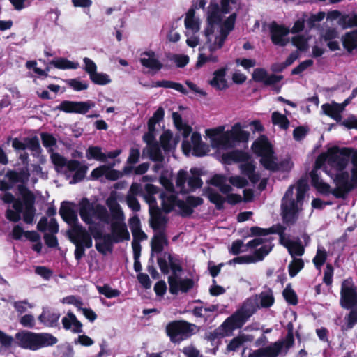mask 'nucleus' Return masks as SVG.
Returning <instances> with one entry per match:
<instances>
[{
	"mask_svg": "<svg viewBox=\"0 0 357 357\" xmlns=\"http://www.w3.org/2000/svg\"><path fill=\"white\" fill-rule=\"evenodd\" d=\"M272 121L273 124L278 125L283 129L287 128L289 124L287 117L278 112H274L272 114Z\"/></svg>",
	"mask_w": 357,
	"mask_h": 357,
	"instance_id": "53",
	"label": "nucleus"
},
{
	"mask_svg": "<svg viewBox=\"0 0 357 357\" xmlns=\"http://www.w3.org/2000/svg\"><path fill=\"white\" fill-rule=\"evenodd\" d=\"M308 38L304 36H297L293 38L292 43L300 50H305L307 48Z\"/></svg>",
	"mask_w": 357,
	"mask_h": 357,
	"instance_id": "60",
	"label": "nucleus"
},
{
	"mask_svg": "<svg viewBox=\"0 0 357 357\" xmlns=\"http://www.w3.org/2000/svg\"><path fill=\"white\" fill-rule=\"evenodd\" d=\"M169 292L178 294L179 292L185 293L191 289L194 282L190 278H182L181 275H169L168 277Z\"/></svg>",
	"mask_w": 357,
	"mask_h": 357,
	"instance_id": "18",
	"label": "nucleus"
},
{
	"mask_svg": "<svg viewBox=\"0 0 357 357\" xmlns=\"http://www.w3.org/2000/svg\"><path fill=\"white\" fill-rule=\"evenodd\" d=\"M240 167L242 172L247 175L252 182L255 183L259 180V176L255 174L254 172L255 167L251 162L246 161L242 163Z\"/></svg>",
	"mask_w": 357,
	"mask_h": 357,
	"instance_id": "49",
	"label": "nucleus"
},
{
	"mask_svg": "<svg viewBox=\"0 0 357 357\" xmlns=\"http://www.w3.org/2000/svg\"><path fill=\"white\" fill-rule=\"evenodd\" d=\"M182 149L185 155L192 153L196 156H203L208 151V146L202 142L201 135L197 132H193L190 141L184 140L182 144Z\"/></svg>",
	"mask_w": 357,
	"mask_h": 357,
	"instance_id": "15",
	"label": "nucleus"
},
{
	"mask_svg": "<svg viewBox=\"0 0 357 357\" xmlns=\"http://www.w3.org/2000/svg\"><path fill=\"white\" fill-rule=\"evenodd\" d=\"M140 62L143 66L149 68L154 73L158 72L162 68V63L159 61L158 56L151 51L142 54Z\"/></svg>",
	"mask_w": 357,
	"mask_h": 357,
	"instance_id": "23",
	"label": "nucleus"
},
{
	"mask_svg": "<svg viewBox=\"0 0 357 357\" xmlns=\"http://www.w3.org/2000/svg\"><path fill=\"white\" fill-rule=\"evenodd\" d=\"M30 176V174L27 167L22 169L19 172L15 170L8 171L6 178L10 183L6 181L0 180V190H6L10 189L14 183H26Z\"/></svg>",
	"mask_w": 357,
	"mask_h": 357,
	"instance_id": "17",
	"label": "nucleus"
},
{
	"mask_svg": "<svg viewBox=\"0 0 357 357\" xmlns=\"http://www.w3.org/2000/svg\"><path fill=\"white\" fill-rule=\"evenodd\" d=\"M222 161L227 164H231L234 162L245 161L247 159V155L239 151H231L222 155Z\"/></svg>",
	"mask_w": 357,
	"mask_h": 357,
	"instance_id": "41",
	"label": "nucleus"
},
{
	"mask_svg": "<svg viewBox=\"0 0 357 357\" xmlns=\"http://www.w3.org/2000/svg\"><path fill=\"white\" fill-rule=\"evenodd\" d=\"M100 294L105 295L107 298H111L116 297L119 295V291L116 289H112L109 286L98 287Z\"/></svg>",
	"mask_w": 357,
	"mask_h": 357,
	"instance_id": "62",
	"label": "nucleus"
},
{
	"mask_svg": "<svg viewBox=\"0 0 357 357\" xmlns=\"http://www.w3.org/2000/svg\"><path fill=\"white\" fill-rule=\"evenodd\" d=\"M26 149H28L36 153H38L40 151V144L38 139L36 137L26 138Z\"/></svg>",
	"mask_w": 357,
	"mask_h": 357,
	"instance_id": "64",
	"label": "nucleus"
},
{
	"mask_svg": "<svg viewBox=\"0 0 357 357\" xmlns=\"http://www.w3.org/2000/svg\"><path fill=\"white\" fill-rule=\"evenodd\" d=\"M50 158L57 172H61L66 167L67 160L60 154L52 153Z\"/></svg>",
	"mask_w": 357,
	"mask_h": 357,
	"instance_id": "52",
	"label": "nucleus"
},
{
	"mask_svg": "<svg viewBox=\"0 0 357 357\" xmlns=\"http://www.w3.org/2000/svg\"><path fill=\"white\" fill-rule=\"evenodd\" d=\"M253 151L261 157L260 162L263 167L271 171H289L293 163L290 160H285L278 165L273 155L272 148L265 137H260L252 144Z\"/></svg>",
	"mask_w": 357,
	"mask_h": 357,
	"instance_id": "7",
	"label": "nucleus"
},
{
	"mask_svg": "<svg viewBox=\"0 0 357 357\" xmlns=\"http://www.w3.org/2000/svg\"><path fill=\"white\" fill-rule=\"evenodd\" d=\"M249 249L250 248L245 246V244L242 241L238 240L233 242L230 250L234 255H238L241 252H248Z\"/></svg>",
	"mask_w": 357,
	"mask_h": 357,
	"instance_id": "59",
	"label": "nucleus"
},
{
	"mask_svg": "<svg viewBox=\"0 0 357 357\" xmlns=\"http://www.w3.org/2000/svg\"><path fill=\"white\" fill-rule=\"evenodd\" d=\"M66 167L70 172H75L70 181L71 184L81 181L85 177L88 170L86 165H82L80 162L75 160H67Z\"/></svg>",
	"mask_w": 357,
	"mask_h": 357,
	"instance_id": "22",
	"label": "nucleus"
},
{
	"mask_svg": "<svg viewBox=\"0 0 357 357\" xmlns=\"http://www.w3.org/2000/svg\"><path fill=\"white\" fill-rule=\"evenodd\" d=\"M160 197L162 201V209L166 213H169L175 207L178 208L177 202L181 201L176 197L174 190H167L163 192L160 195Z\"/></svg>",
	"mask_w": 357,
	"mask_h": 357,
	"instance_id": "26",
	"label": "nucleus"
},
{
	"mask_svg": "<svg viewBox=\"0 0 357 357\" xmlns=\"http://www.w3.org/2000/svg\"><path fill=\"white\" fill-rule=\"evenodd\" d=\"M106 203L111 211L112 218H115L124 215L121 206L119 204L116 198L114 196H110L107 199Z\"/></svg>",
	"mask_w": 357,
	"mask_h": 357,
	"instance_id": "46",
	"label": "nucleus"
},
{
	"mask_svg": "<svg viewBox=\"0 0 357 357\" xmlns=\"http://www.w3.org/2000/svg\"><path fill=\"white\" fill-rule=\"evenodd\" d=\"M146 190L147 194L144 195V199L149 205V213L151 209L154 211L159 209L156 206V199L153 196L158 192L157 188L153 185L148 184L146 185Z\"/></svg>",
	"mask_w": 357,
	"mask_h": 357,
	"instance_id": "42",
	"label": "nucleus"
},
{
	"mask_svg": "<svg viewBox=\"0 0 357 357\" xmlns=\"http://www.w3.org/2000/svg\"><path fill=\"white\" fill-rule=\"evenodd\" d=\"M150 215V222L152 228L158 231H163L162 230L167 222V217L162 214L160 209L155 211L151 209Z\"/></svg>",
	"mask_w": 357,
	"mask_h": 357,
	"instance_id": "31",
	"label": "nucleus"
},
{
	"mask_svg": "<svg viewBox=\"0 0 357 357\" xmlns=\"http://www.w3.org/2000/svg\"><path fill=\"white\" fill-rule=\"evenodd\" d=\"M176 188L181 193L199 188L202 185L198 171L195 169L190 170V174L184 170H180L176 180Z\"/></svg>",
	"mask_w": 357,
	"mask_h": 357,
	"instance_id": "10",
	"label": "nucleus"
},
{
	"mask_svg": "<svg viewBox=\"0 0 357 357\" xmlns=\"http://www.w3.org/2000/svg\"><path fill=\"white\" fill-rule=\"evenodd\" d=\"M18 190L22 199L15 201L13 204L14 210L8 209L6 211V218L10 221L17 222L20 220L22 213L24 221L27 224H31L33 222L36 213L34 207L36 197L31 190L24 186H19Z\"/></svg>",
	"mask_w": 357,
	"mask_h": 357,
	"instance_id": "6",
	"label": "nucleus"
},
{
	"mask_svg": "<svg viewBox=\"0 0 357 357\" xmlns=\"http://www.w3.org/2000/svg\"><path fill=\"white\" fill-rule=\"evenodd\" d=\"M112 242L110 235H104L96 241V248L100 252L106 254L110 250Z\"/></svg>",
	"mask_w": 357,
	"mask_h": 357,
	"instance_id": "45",
	"label": "nucleus"
},
{
	"mask_svg": "<svg viewBox=\"0 0 357 357\" xmlns=\"http://www.w3.org/2000/svg\"><path fill=\"white\" fill-rule=\"evenodd\" d=\"M149 158L151 160L155 162H162L164 160V157L162 155V151L156 144H153L152 145H149Z\"/></svg>",
	"mask_w": 357,
	"mask_h": 357,
	"instance_id": "51",
	"label": "nucleus"
},
{
	"mask_svg": "<svg viewBox=\"0 0 357 357\" xmlns=\"http://www.w3.org/2000/svg\"><path fill=\"white\" fill-rule=\"evenodd\" d=\"M15 340L19 347L31 351L52 347L58 342L56 337L47 333H33L22 331L15 334Z\"/></svg>",
	"mask_w": 357,
	"mask_h": 357,
	"instance_id": "8",
	"label": "nucleus"
},
{
	"mask_svg": "<svg viewBox=\"0 0 357 357\" xmlns=\"http://www.w3.org/2000/svg\"><path fill=\"white\" fill-rule=\"evenodd\" d=\"M51 63L56 68L66 70V69H77L79 67V63L69 61L64 58H60L54 60Z\"/></svg>",
	"mask_w": 357,
	"mask_h": 357,
	"instance_id": "47",
	"label": "nucleus"
},
{
	"mask_svg": "<svg viewBox=\"0 0 357 357\" xmlns=\"http://www.w3.org/2000/svg\"><path fill=\"white\" fill-rule=\"evenodd\" d=\"M179 141L178 137H174L169 130L165 131L160 136V143L165 151L174 149Z\"/></svg>",
	"mask_w": 357,
	"mask_h": 357,
	"instance_id": "34",
	"label": "nucleus"
},
{
	"mask_svg": "<svg viewBox=\"0 0 357 357\" xmlns=\"http://www.w3.org/2000/svg\"><path fill=\"white\" fill-rule=\"evenodd\" d=\"M289 31L282 26L273 24L271 27V34L272 42L277 45L284 46L288 40L285 36L289 33Z\"/></svg>",
	"mask_w": 357,
	"mask_h": 357,
	"instance_id": "25",
	"label": "nucleus"
},
{
	"mask_svg": "<svg viewBox=\"0 0 357 357\" xmlns=\"http://www.w3.org/2000/svg\"><path fill=\"white\" fill-rule=\"evenodd\" d=\"M195 325L185 321H174L166 328L167 335L174 342H179L189 337L193 333Z\"/></svg>",
	"mask_w": 357,
	"mask_h": 357,
	"instance_id": "12",
	"label": "nucleus"
},
{
	"mask_svg": "<svg viewBox=\"0 0 357 357\" xmlns=\"http://www.w3.org/2000/svg\"><path fill=\"white\" fill-rule=\"evenodd\" d=\"M202 199L200 197H188L185 202L178 201V208L182 215H189L192 212V208L202 204Z\"/></svg>",
	"mask_w": 357,
	"mask_h": 357,
	"instance_id": "27",
	"label": "nucleus"
},
{
	"mask_svg": "<svg viewBox=\"0 0 357 357\" xmlns=\"http://www.w3.org/2000/svg\"><path fill=\"white\" fill-rule=\"evenodd\" d=\"M41 139L43 145L48 149L49 152H52L53 146L56 144L54 137L50 134L43 133L41 135Z\"/></svg>",
	"mask_w": 357,
	"mask_h": 357,
	"instance_id": "58",
	"label": "nucleus"
},
{
	"mask_svg": "<svg viewBox=\"0 0 357 357\" xmlns=\"http://www.w3.org/2000/svg\"><path fill=\"white\" fill-rule=\"evenodd\" d=\"M282 78V75H268L264 68H256L252 73V79L255 82H263L265 85H273Z\"/></svg>",
	"mask_w": 357,
	"mask_h": 357,
	"instance_id": "24",
	"label": "nucleus"
},
{
	"mask_svg": "<svg viewBox=\"0 0 357 357\" xmlns=\"http://www.w3.org/2000/svg\"><path fill=\"white\" fill-rule=\"evenodd\" d=\"M212 185L218 187L220 190L224 193L227 194L232 190L231 187L227 184V178L225 176L217 174L212 177L211 180Z\"/></svg>",
	"mask_w": 357,
	"mask_h": 357,
	"instance_id": "38",
	"label": "nucleus"
},
{
	"mask_svg": "<svg viewBox=\"0 0 357 357\" xmlns=\"http://www.w3.org/2000/svg\"><path fill=\"white\" fill-rule=\"evenodd\" d=\"M69 238L74 245H84L89 248L92 246V238L87 231L81 225H75L69 231Z\"/></svg>",
	"mask_w": 357,
	"mask_h": 357,
	"instance_id": "19",
	"label": "nucleus"
},
{
	"mask_svg": "<svg viewBox=\"0 0 357 357\" xmlns=\"http://www.w3.org/2000/svg\"><path fill=\"white\" fill-rule=\"evenodd\" d=\"M323 114L330 116L337 122L342 120V107L338 103L333 101L331 103H326L321 107Z\"/></svg>",
	"mask_w": 357,
	"mask_h": 357,
	"instance_id": "28",
	"label": "nucleus"
},
{
	"mask_svg": "<svg viewBox=\"0 0 357 357\" xmlns=\"http://www.w3.org/2000/svg\"><path fill=\"white\" fill-rule=\"evenodd\" d=\"M236 8L234 0H222L221 10L217 4L211 3L208 7L207 26L204 30V41L199 48L196 67L201 68L207 63L219 61L216 51L220 50L230 31L234 29L236 15L231 14L224 20L222 13H228Z\"/></svg>",
	"mask_w": 357,
	"mask_h": 357,
	"instance_id": "2",
	"label": "nucleus"
},
{
	"mask_svg": "<svg viewBox=\"0 0 357 357\" xmlns=\"http://www.w3.org/2000/svg\"><path fill=\"white\" fill-rule=\"evenodd\" d=\"M185 26L187 29L186 35L195 33L199 31L200 21L195 15V9L191 8L188 10L185 18Z\"/></svg>",
	"mask_w": 357,
	"mask_h": 357,
	"instance_id": "29",
	"label": "nucleus"
},
{
	"mask_svg": "<svg viewBox=\"0 0 357 357\" xmlns=\"http://www.w3.org/2000/svg\"><path fill=\"white\" fill-rule=\"evenodd\" d=\"M252 235L256 238L248 241L245 246L254 249L255 252L251 255H244L236 257L229 261V264H252L262 261L264 258L272 250L273 244L272 238L268 236L271 233L270 229H262L258 227L250 228Z\"/></svg>",
	"mask_w": 357,
	"mask_h": 357,
	"instance_id": "3",
	"label": "nucleus"
},
{
	"mask_svg": "<svg viewBox=\"0 0 357 357\" xmlns=\"http://www.w3.org/2000/svg\"><path fill=\"white\" fill-rule=\"evenodd\" d=\"M212 147L218 150H227L235 147L240 142H248L250 133L243 130L240 123H235L230 130H225V126L206 130Z\"/></svg>",
	"mask_w": 357,
	"mask_h": 357,
	"instance_id": "4",
	"label": "nucleus"
},
{
	"mask_svg": "<svg viewBox=\"0 0 357 357\" xmlns=\"http://www.w3.org/2000/svg\"><path fill=\"white\" fill-rule=\"evenodd\" d=\"M83 62L84 63V70L91 77V75L97 72V66L93 61L88 57H84Z\"/></svg>",
	"mask_w": 357,
	"mask_h": 357,
	"instance_id": "63",
	"label": "nucleus"
},
{
	"mask_svg": "<svg viewBox=\"0 0 357 357\" xmlns=\"http://www.w3.org/2000/svg\"><path fill=\"white\" fill-rule=\"evenodd\" d=\"M303 16L305 18L307 25L310 28H312L316 26L317 23L321 22L326 17L324 12H319L316 14H308L303 13Z\"/></svg>",
	"mask_w": 357,
	"mask_h": 357,
	"instance_id": "50",
	"label": "nucleus"
},
{
	"mask_svg": "<svg viewBox=\"0 0 357 357\" xmlns=\"http://www.w3.org/2000/svg\"><path fill=\"white\" fill-rule=\"evenodd\" d=\"M79 214L82 220L86 224H92L94 220H99L103 222H109V216L107 208L100 204L92 206L87 203L82 206Z\"/></svg>",
	"mask_w": 357,
	"mask_h": 357,
	"instance_id": "11",
	"label": "nucleus"
},
{
	"mask_svg": "<svg viewBox=\"0 0 357 357\" xmlns=\"http://www.w3.org/2000/svg\"><path fill=\"white\" fill-rule=\"evenodd\" d=\"M344 47L349 52L357 49V29L346 33L342 38Z\"/></svg>",
	"mask_w": 357,
	"mask_h": 357,
	"instance_id": "35",
	"label": "nucleus"
},
{
	"mask_svg": "<svg viewBox=\"0 0 357 357\" xmlns=\"http://www.w3.org/2000/svg\"><path fill=\"white\" fill-rule=\"evenodd\" d=\"M94 106L95 103L92 101H63L59 106V109L65 112L84 114L88 112L90 109L94 107Z\"/></svg>",
	"mask_w": 357,
	"mask_h": 357,
	"instance_id": "20",
	"label": "nucleus"
},
{
	"mask_svg": "<svg viewBox=\"0 0 357 357\" xmlns=\"http://www.w3.org/2000/svg\"><path fill=\"white\" fill-rule=\"evenodd\" d=\"M167 238L163 231H158L151 241L152 252H161L164 246L167 244Z\"/></svg>",
	"mask_w": 357,
	"mask_h": 357,
	"instance_id": "37",
	"label": "nucleus"
},
{
	"mask_svg": "<svg viewBox=\"0 0 357 357\" xmlns=\"http://www.w3.org/2000/svg\"><path fill=\"white\" fill-rule=\"evenodd\" d=\"M340 303L346 309L357 307V287L351 279L342 283Z\"/></svg>",
	"mask_w": 357,
	"mask_h": 357,
	"instance_id": "14",
	"label": "nucleus"
},
{
	"mask_svg": "<svg viewBox=\"0 0 357 357\" xmlns=\"http://www.w3.org/2000/svg\"><path fill=\"white\" fill-rule=\"evenodd\" d=\"M151 87H164V88H170L175 89L182 93H186L187 91L183 87V86L180 83L174 82L168 80H162L158 81L155 82H153L151 85Z\"/></svg>",
	"mask_w": 357,
	"mask_h": 357,
	"instance_id": "44",
	"label": "nucleus"
},
{
	"mask_svg": "<svg viewBox=\"0 0 357 357\" xmlns=\"http://www.w3.org/2000/svg\"><path fill=\"white\" fill-rule=\"evenodd\" d=\"M338 24L342 29L357 26V11L342 15L338 20Z\"/></svg>",
	"mask_w": 357,
	"mask_h": 357,
	"instance_id": "40",
	"label": "nucleus"
},
{
	"mask_svg": "<svg viewBox=\"0 0 357 357\" xmlns=\"http://www.w3.org/2000/svg\"><path fill=\"white\" fill-rule=\"evenodd\" d=\"M62 324L66 330H70L73 333H79L82 332V324L78 321L75 314L68 312L62 319Z\"/></svg>",
	"mask_w": 357,
	"mask_h": 357,
	"instance_id": "30",
	"label": "nucleus"
},
{
	"mask_svg": "<svg viewBox=\"0 0 357 357\" xmlns=\"http://www.w3.org/2000/svg\"><path fill=\"white\" fill-rule=\"evenodd\" d=\"M259 308L257 298L252 296L243 304L242 307L237 312L227 318L221 325L224 335H228L232 331L240 328L245 320L252 315Z\"/></svg>",
	"mask_w": 357,
	"mask_h": 357,
	"instance_id": "9",
	"label": "nucleus"
},
{
	"mask_svg": "<svg viewBox=\"0 0 357 357\" xmlns=\"http://www.w3.org/2000/svg\"><path fill=\"white\" fill-rule=\"evenodd\" d=\"M59 213L63 220L68 225H71L72 227L75 225H77V222L78 219L77 213L70 205L62 204L59 210Z\"/></svg>",
	"mask_w": 357,
	"mask_h": 357,
	"instance_id": "32",
	"label": "nucleus"
},
{
	"mask_svg": "<svg viewBox=\"0 0 357 357\" xmlns=\"http://www.w3.org/2000/svg\"><path fill=\"white\" fill-rule=\"evenodd\" d=\"M86 157L88 160L94 159L98 161H105L107 159L106 154L99 146H89L86 151Z\"/></svg>",
	"mask_w": 357,
	"mask_h": 357,
	"instance_id": "43",
	"label": "nucleus"
},
{
	"mask_svg": "<svg viewBox=\"0 0 357 357\" xmlns=\"http://www.w3.org/2000/svg\"><path fill=\"white\" fill-rule=\"evenodd\" d=\"M293 343V335L289 333L284 342H275L269 347L252 351L249 352L248 356H246L245 351H243V357H277L284 344H285L286 348L288 349L292 346Z\"/></svg>",
	"mask_w": 357,
	"mask_h": 357,
	"instance_id": "13",
	"label": "nucleus"
},
{
	"mask_svg": "<svg viewBox=\"0 0 357 357\" xmlns=\"http://www.w3.org/2000/svg\"><path fill=\"white\" fill-rule=\"evenodd\" d=\"M248 340L245 336H238L234 338L227 345V349L228 351H234L237 350L242 344Z\"/></svg>",
	"mask_w": 357,
	"mask_h": 357,
	"instance_id": "61",
	"label": "nucleus"
},
{
	"mask_svg": "<svg viewBox=\"0 0 357 357\" xmlns=\"http://www.w3.org/2000/svg\"><path fill=\"white\" fill-rule=\"evenodd\" d=\"M109 235L115 243L130 239V234L125 223V215L112 218L111 234Z\"/></svg>",
	"mask_w": 357,
	"mask_h": 357,
	"instance_id": "16",
	"label": "nucleus"
},
{
	"mask_svg": "<svg viewBox=\"0 0 357 357\" xmlns=\"http://www.w3.org/2000/svg\"><path fill=\"white\" fill-rule=\"evenodd\" d=\"M307 190V183L304 181H299L296 186L291 185L286 191L281 205L282 217L285 223L293 225L298 219Z\"/></svg>",
	"mask_w": 357,
	"mask_h": 357,
	"instance_id": "5",
	"label": "nucleus"
},
{
	"mask_svg": "<svg viewBox=\"0 0 357 357\" xmlns=\"http://www.w3.org/2000/svg\"><path fill=\"white\" fill-rule=\"evenodd\" d=\"M304 263L301 259L294 258L289 265V272L291 277H294L303 268Z\"/></svg>",
	"mask_w": 357,
	"mask_h": 357,
	"instance_id": "55",
	"label": "nucleus"
},
{
	"mask_svg": "<svg viewBox=\"0 0 357 357\" xmlns=\"http://www.w3.org/2000/svg\"><path fill=\"white\" fill-rule=\"evenodd\" d=\"M312 183L321 193L344 197L357 186V151L330 148L316 160Z\"/></svg>",
	"mask_w": 357,
	"mask_h": 357,
	"instance_id": "1",
	"label": "nucleus"
},
{
	"mask_svg": "<svg viewBox=\"0 0 357 357\" xmlns=\"http://www.w3.org/2000/svg\"><path fill=\"white\" fill-rule=\"evenodd\" d=\"M172 118L176 128L182 132L183 137L187 138L192 131L191 128L183 124L181 117L178 113L174 112Z\"/></svg>",
	"mask_w": 357,
	"mask_h": 357,
	"instance_id": "48",
	"label": "nucleus"
},
{
	"mask_svg": "<svg viewBox=\"0 0 357 357\" xmlns=\"http://www.w3.org/2000/svg\"><path fill=\"white\" fill-rule=\"evenodd\" d=\"M90 79L93 83L99 85H106L111 82L109 76L103 73L96 72L93 75H91Z\"/></svg>",
	"mask_w": 357,
	"mask_h": 357,
	"instance_id": "54",
	"label": "nucleus"
},
{
	"mask_svg": "<svg viewBox=\"0 0 357 357\" xmlns=\"http://www.w3.org/2000/svg\"><path fill=\"white\" fill-rule=\"evenodd\" d=\"M257 298V303L259 304V307H270L274 303V297L271 290L263 291L258 295L255 296Z\"/></svg>",
	"mask_w": 357,
	"mask_h": 357,
	"instance_id": "39",
	"label": "nucleus"
},
{
	"mask_svg": "<svg viewBox=\"0 0 357 357\" xmlns=\"http://www.w3.org/2000/svg\"><path fill=\"white\" fill-rule=\"evenodd\" d=\"M226 70L219 69L214 72L213 77L209 81V84L218 90H223L227 88V81L225 79Z\"/></svg>",
	"mask_w": 357,
	"mask_h": 357,
	"instance_id": "33",
	"label": "nucleus"
},
{
	"mask_svg": "<svg viewBox=\"0 0 357 357\" xmlns=\"http://www.w3.org/2000/svg\"><path fill=\"white\" fill-rule=\"evenodd\" d=\"M280 234V241L282 245L287 248L289 254L294 257L295 256H301L304 253L303 246L298 242L291 240L281 228V231H278Z\"/></svg>",
	"mask_w": 357,
	"mask_h": 357,
	"instance_id": "21",
	"label": "nucleus"
},
{
	"mask_svg": "<svg viewBox=\"0 0 357 357\" xmlns=\"http://www.w3.org/2000/svg\"><path fill=\"white\" fill-rule=\"evenodd\" d=\"M59 317L58 312L44 310L38 317V320L47 326L53 327L56 326Z\"/></svg>",
	"mask_w": 357,
	"mask_h": 357,
	"instance_id": "36",
	"label": "nucleus"
},
{
	"mask_svg": "<svg viewBox=\"0 0 357 357\" xmlns=\"http://www.w3.org/2000/svg\"><path fill=\"white\" fill-rule=\"evenodd\" d=\"M326 250L324 248H319L317 255L313 259V262L318 269H320L321 266L324 264L326 259Z\"/></svg>",
	"mask_w": 357,
	"mask_h": 357,
	"instance_id": "56",
	"label": "nucleus"
},
{
	"mask_svg": "<svg viewBox=\"0 0 357 357\" xmlns=\"http://www.w3.org/2000/svg\"><path fill=\"white\" fill-rule=\"evenodd\" d=\"M13 341V338L11 336L0 331V351L1 353L4 352L6 349L11 346Z\"/></svg>",
	"mask_w": 357,
	"mask_h": 357,
	"instance_id": "57",
	"label": "nucleus"
}]
</instances>
